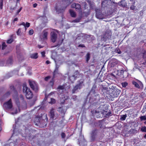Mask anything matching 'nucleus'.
Masks as SVG:
<instances>
[{
  "label": "nucleus",
  "mask_w": 146,
  "mask_h": 146,
  "mask_svg": "<svg viewBox=\"0 0 146 146\" xmlns=\"http://www.w3.org/2000/svg\"><path fill=\"white\" fill-rule=\"evenodd\" d=\"M74 0H62V3L58 6L57 5L55 7V9L58 14L63 13L67 6L70 5Z\"/></svg>",
  "instance_id": "f257e3e1"
},
{
  "label": "nucleus",
  "mask_w": 146,
  "mask_h": 146,
  "mask_svg": "<svg viewBox=\"0 0 146 146\" xmlns=\"http://www.w3.org/2000/svg\"><path fill=\"white\" fill-rule=\"evenodd\" d=\"M102 90L104 91V93L106 92L108 94H109L112 98L117 97L119 94V91L114 90L111 93L110 90H108V88L106 87H104L103 85Z\"/></svg>",
  "instance_id": "f03ea898"
},
{
  "label": "nucleus",
  "mask_w": 146,
  "mask_h": 146,
  "mask_svg": "<svg viewBox=\"0 0 146 146\" xmlns=\"http://www.w3.org/2000/svg\"><path fill=\"white\" fill-rule=\"evenodd\" d=\"M114 72H115L116 75L117 77H119L118 80L120 79L126 78L128 76L127 72L123 70V69L121 70H118L115 69L114 70Z\"/></svg>",
  "instance_id": "7ed1b4c3"
},
{
  "label": "nucleus",
  "mask_w": 146,
  "mask_h": 146,
  "mask_svg": "<svg viewBox=\"0 0 146 146\" xmlns=\"http://www.w3.org/2000/svg\"><path fill=\"white\" fill-rule=\"evenodd\" d=\"M111 36L112 33L110 31L107 30L101 36V40L106 42L107 40H110L111 39Z\"/></svg>",
  "instance_id": "20e7f679"
},
{
  "label": "nucleus",
  "mask_w": 146,
  "mask_h": 146,
  "mask_svg": "<svg viewBox=\"0 0 146 146\" xmlns=\"http://www.w3.org/2000/svg\"><path fill=\"white\" fill-rule=\"evenodd\" d=\"M23 92L26 94L27 98L30 99L33 97V94L32 92L30 89L27 87L25 84H23Z\"/></svg>",
  "instance_id": "39448f33"
},
{
  "label": "nucleus",
  "mask_w": 146,
  "mask_h": 146,
  "mask_svg": "<svg viewBox=\"0 0 146 146\" xmlns=\"http://www.w3.org/2000/svg\"><path fill=\"white\" fill-rule=\"evenodd\" d=\"M108 80L110 81H114L115 82L118 81L119 77H117L115 74L114 72H112L111 73L109 74L107 76Z\"/></svg>",
  "instance_id": "423d86ee"
},
{
  "label": "nucleus",
  "mask_w": 146,
  "mask_h": 146,
  "mask_svg": "<svg viewBox=\"0 0 146 146\" xmlns=\"http://www.w3.org/2000/svg\"><path fill=\"white\" fill-rule=\"evenodd\" d=\"M49 115L51 118L53 119H56L58 116V114L56 113L54 108H52L50 109L49 111Z\"/></svg>",
  "instance_id": "0eeeda50"
},
{
  "label": "nucleus",
  "mask_w": 146,
  "mask_h": 146,
  "mask_svg": "<svg viewBox=\"0 0 146 146\" xmlns=\"http://www.w3.org/2000/svg\"><path fill=\"white\" fill-rule=\"evenodd\" d=\"M80 75V73L78 70H76L74 74L72 76L69 77V81L71 82H73Z\"/></svg>",
  "instance_id": "6e6552de"
},
{
  "label": "nucleus",
  "mask_w": 146,
  "mask_h": 146,
  "mask_svg": "<svg viewBox=\"0 0 146 146\" xmlns=\"http://www.w3.org/2000/svg\"><path fill=\"white\" fill-rule=\"evenodd\" d=\"M96 16L99 19H102L104 18V15L102 13V10L100 9H96Z\"/></svg>",
  "instance_id": "1a4fd4ad"
},
{
  "label": "nucleus",
  "mask_w": 146,
  "mask_h": 146,
  "mask_svg": "<svg viewBox=\"0 0 146 146\" xmlns=\"http://www.w3.org/2000/svg\"><path fill=\"white\" fill-rule=\"evenodd\" d=\"M60 74V73L58 72V69H56L53 72V76L49 82H54L55 80L57 79L58 75Z\"/></svg>",
  "instance_id": "9d476101"
},
{
  "label": "nucleus",
  "mask_w": 146,
  "mask_h": 146,
  "mask_svg": "<svg viewBox=\"0 0 146 146\" xmlns=\"http://www.w3.org/2000/svg\"><path fill=\"white\" fill-rule=\"evenodd\" d=\"M12 107L11 100L10 99L8 102L5 103L3 105V107L5 109H10Z\"/></svg>",
  "instance_id": "9b49d317"
},
{
  "label": "nucleus",
  "mask_w": 146,
  "mask_h": 146,
  "mask_svg": "<svg viewBox=\"0 0 146 146\" xmlns=\"http://www.w3.org/2000/svg\"><path fill=\"white\" fill-rule=\"evenodd\" d=\"M51 39L52 41L54 43L55 42L57 39V34L54 32H51L50 33Z\"/></svg>",
  "instance_id": "f8f14e48"
},
{
  "label": "nucleus",
  "mask_w": 146,
  "mask_h": 146,
  "mask_svg": "<svg viewBox=\"0 0 146 146\" xmlns=\"http://www.w3.org/2000/svg\"><path fill=\"white\" fill-rule=\"evenodd\" d=\"M29 85L31 88L35 92H37L38 90V87L36 83H29Z\"/></svg>",
  "instance_id": "ddd939ff"
},
{
  "label": "nucleus",
  "mask_w": 146,
  "mask_h": 146,
  "mask_svg": "<svg viewBox=\"0 0 146 146\" xmlns=\"http://www.w3.org/2000/svg\"><path fill=\"white\" fill-rule=\"evenodd\" d=\"M99 113H101L102 115V116L104 115L106 117H108L112 115V113L111 111H109L107 112V111L104 110L100 111Z\"/></svg>",
  "instance_id": "4468645a"
},
{
  "label": "nucleus",
  "mask_w": 146,
  "mask_h": 146,
  "mask_svg": "<svg viewBox=\"0 0 146 146\" xmlns=\"http://www.w3.org/2000/svg\"><path fill=\"white\" fill-rule=\"evenodd\" d=\"M82 83H80L79 84L75 86L72 90V93H74L76 92L78 89H80L82 87Z\"/></svg>",
  "instance_id": "2eb2a0df"
},
{
  "label": "nucleus",
  "mask_w": 146,
  "mask_h": 146,
  "mask_svg": "<svg viewBox=\"0 0 146 146\" xmlns=\"http://www.w3.org/2000/svg\"><path fill=\"white\" fill-rule=\"evenodd\" d=\"M71 7L72 8H75L76 9L79 11H81L82 10L80 5L78 3L76 4L75 3H73L71 5Z\"/></svg>",
  "instance_id": "dca6fc26"
},
{
  "label": "nucleus",
  "mask_w": 146,
  "mask_h": 146,
  "mask_svg": "<svg viewBox=\"0 0 146 146\" xmlns=\"http://www.w3.org/2000/svg\"><path fill=\"white\" fill-rule=\"evenodd\" d=\"M48 32L45 29L43 31V34L42 35V38L43 40H47V36Z\"/></svg>",
  "instance_id": "f3484780"
},
{
  "label": "nucleus",
  "mask_w": 146,
  "mask_h": 146,
  "mask_svg": "<svg viewBox=\"0 0 146 146\" xmlns=\"http://www.w3.org/2000/svg\"><path fill=\"white\" fill-rule=\"evenodd\" d=\"M135 86L139 88H142L143 87V85L142 83H133Z\"/></svg>",
  "instance_id": "a211bd4d"
},
{
  "label": "nucleus",
  "mask_w": 146,
  "mask_h": 146,
  "mask_svg": "<svg viewBox=\"0 0 146 146\" xmlns=\"http://www.w3.org/2000/svg\"><path fill=\"white\" fill-rule=\"evenodd\" d=\"M97 135V130H93L91 133L92 140L93 141L94 140L95 136Z\"/></svg>",
  "instance_id": "6ab92c4d"
},
{
  "label": "nucleus",
  "mask_w": 146,
  "mask_h": 146,
  "mask_svg": "<svg viewBox=\"0 0 146 146\" xmlns=\"http://www.w3.org/2000/svg\"><path fill=\"white\" fill-rule=\"evenodd\" d=\"M30 57L31 58L33 59H37L38 57V53H35L31 54L30 55Z\"/></svg>",
  "instance_id": "aec40b11"
},
{
  "label": "nucleus",
  "mask_w": 146,
  "mask_h": 146,
  "mask_svg": "<svg viewBox=\"0 0 146 146\" xmlns=\"http://www.w3.org/2000/svg\"><path fill=\"white\" fill-rule=\"evenodd\" d=\"M85 58L86 60V62L88 63V61L90 59V54L89 52H88L86 56H85Z\"/></svg>",
  "instance_id": "412c9836"
},
{
  "label": "nucleus",
  "mask_w": 146,
  "mask_h": 146,
  "mask_svg": "<svg viewBox=\"0 0 146 146\" xmlns=\"http://www.w3.org/2000/svg\"><path fill=\"white\" fill-rule=\"evenodd\" d=\"M69 13H70L71 16L72 17H76V14L75 13L72 9H70L69 10Z\"/></svg>",
  "instance_id": "4be33fe9"
},
{
  "label": "nucleus",
  "mask_w": 146,
  "mask_h": 146,
  "mask_svg": "<svg viewBox=\"0 0 146 146\" xmlns=\"http://www.w3.org/2000/svg\"><path fill=\"white\" fill-rule=\"evenodd\" d=\"M40 118L37 117L35 118V123L36 125H39L40 123Z\"/></svg>",
  "instance_id": "5701e85b"
},
{
  "label": "nucleus",
  "mask_w": 146,
  "mask_h": 146,
  "mask_svg": "<svg viewBox=\"0 0 146 146\" xmlns=\"http://www.w3.org/2000/svg\"><path fill=\"white\" fill-rule=\"evenodd\" d=\"M142 57L145 60L146 59V51L144 50L142 51Z\"/></svg>",
  "instance_id": "b1692460"
},
{
  "label": "nucleus",
  "mask_w": 146,
  "mask_h": 146,
  "mask_svg": "<svg viewBox=\"0 0 146 146\" xmlns=\"http://www.w3.org/2000/svg\"><path fill=\"white\" fill-rule=\"evenodd\" d=\"M12 76V73H8L6 75L4 79H8L11 77Z\"/></svg>",
  "instance_id": "393cba45"
},
{
  "label": "nucleus",
  "mask_w": 146,
  "mask_h": 146,
  "mask_svg": "<svg viewBox=\"0 0 146 146\" xmlns=\"http://www.w3.org/2000/svg\"><path fill=\"white\" fill-rule=\"evenodd\" d=\"M124 0H121V1L119 2L121 4L119 5L121 7H125V2L124 1Z\"/></svg>",
  "instance_id": "a878e982"
},
{
  "label": "nucleus",
  "mask_w": 146,
  "mask_h": 146,
  "mask_svg": "<svg viewBox=\"0 0 146 146\" xmlns=\"http://www.w3.org/2000/svg\"><path fill=\"white\" fill-rule=\"evenodd\" d=\"M64 88V86H60L58 87L57 89L59 90V91L62 90V92Z\"/></svg>",
  "instance_id": "bb28decb"
},
{
  "label": "nucleus",
  "mask_w": 146,
  "mask_h": 146,
  "mask_svg": "<svg viewBox=\"0 0 146 146\" xmlns=\"http://www.w3.org/2000/svg\"><path fill=\"white\" fill-rule=\"evenodd\" d=\"M127 116L126 114L123 115L121 116L120 119L121 121H124L125 120Z\"/></svg>",
  "instance_id": "cd10ccee"
},
{
  "label": "nucleus",
  "mask_w": 146,
  "mask_h": 146,
  "mask_svg": "<svg viewBox=\"0 0 146 146\" xmlns=\"http://www.w3.org/2000/svg\"><path fill=\"white\" fill-rule=\"evenodd\" d=\"M11 38L7 40V42L8 44H11L13 41V39L12 38V35L11 36Z\"/></svg>",
  "instance_id": "c85d7f7f"
},
{
  "label": "nucleus",
  "mask_w": 146,
  "mask_h": 146,
  "mask_svg": "<svg viewBox=\"0 0 146 146\" xmlns=\"http://www.w3.org/2000/svg\"><path fill=\"white\" fill-rule=\"evenodd\" d=\"M58 111L61 113L64 114L65 113V111L63 110L62 108L61 107H60L58 109Z\"/></svg>",
  "instance_id": "c756f323"
},
{
  "label": "nucleus",
  "mask_w": 146,
  "mask_h": 146,
  "mask_svg": "<svg viewBox=\"0 0 146 146\" xmlns=\"http://www.w3.org/2000/svg\"><path fill=\"white\" fill-rule=\"evenodd\" d=\"M27 104L26 102H24L23 105L21 106V108L23 110H25L27 108Z\"/></svg>",
  "instance_id": "7c9ffc66"
},
{
  "label": "nucleus",
  "mask_w": 146,
  "mask_h": 146,
  "mask_svg": "<svg viewBox=\"0 0 146 146\" xmlns=\"http://www.w3.org/2000/svg\"><path fill=\"white\" fill-rule=\"evenodd\" d=\"M81 19V17L77 18L73 21V22L75 23L79 22Z\"/></svg>",
  "instance_id": "2f4dec72"
},
{
  "label": "nucleus",
  "mask_w": 146,
  "mask_h": 146,
  "mask_svg": "<svg viewBox=\"0 0 146 146\" xmlns=\"http://www.w3.org/2000/svg\"><path fill=\"white\" fill-rule=\"evenodd\" d=\"M2 45V49L3 50L5 49L7 46L5 42H3Z\"/></svg>",
  "instance_id": "473e14b6"
},
{
  "label": "nucleus",
  "mask_w": 146,
  "mask_h": 146,
  "mask_svg": "<svg viewBox=\"0 0 146 146\" xmlns=\"http://www.w3.org/2000/svg\"><path fill=\"white\" fill-rule=\"evenodd\" d=\"M30 23L28 22H27L25 24V27H23L24 28H25V30H26L27 29H26V27H30Z\"/></svg>",
  "instance_id": "72a5a7b5"
},
{
  "label": "nucleus",
  "mask_w": 146,
  "mask_h": 146,
  "mask_svg": "<svg viewBox=\"0 0 146 146\" xmlns=\"http://www.w3.org/2000/svg\"><path fill=\"white\" fill-rule=\"evenodd\" d=\"M51 78V76H48L44 78V80L45 81L47 82Z\"/></svg>",
  "instance_id": "f704fd0d"
},
{
  "label": "nucleus",
  "mask_w": 146,
  "mask_h": 146,
  "mask_svg": "<svg viewBox=\"0 0 146 146\" xmlns=\"http://www.w3.org/2000/svg\"><path fill=\"white\" fill-rule=\"evenodd\" d=\"M141 121L145 120H146V115L144 116H142L140 117Z\"/></svg>",
  "instance_id": "c9c22d12"
},
{
  "label": "nucleus",
  "mask_w": 146,
  "mask_h": 146,
  "mask_svg": "<svg viewBox=\"0 0 146 146\" xmlns=\"http://www.w3.org/2000/svg\"><path fill=\"white\" fill-rule=\"evenodd\" d=\"M3 5V0H1L0 2V9H2Z\"/></svg>",
  "instance_id": "e433bc0d"
},
{
  "label": "nucleus",
  "mask_w": 146,
  "mask_h": 146,
  "mask_svg": "<svg viewBox=\"0 0 146 146\" xmlns=\"http://www.w3.org/2000/svg\"><path fill=\"white\" fill-rule=\"evenodd\" d=\"M135 4H132V5L130 7V9L132 10H134L136 7L135 6H134Z\"/></svg>",
  "instance_id": "4c0bfd02"
},
{
  "label": "nucleus",
  "mask_w": 146,
  "mask_h": 146,
  "mask_svg": "<svg viewBox=\"0 0 146 146\" xmlns=\"http://www.w3.org/2000/svg\"><path fill=\"white\" fill-rule=\"evenodd\" d=\"M21 29L20 28H19L17 31V35H20V34L21 33Z\"/></svg>",
  "instance_id": "58836bf2"
},
{
  "label": "nucleus",
  "mask_w": 146,
  "mask_h": 146,
  "mask_svg": "<svg viewBox=\"0 0 146 146\" xmlns=\"http://www.w3.org/2000/svg\"><path fill=\"white\" fill-rule=\"evenodd\" d=\"M55 100L53 98H52L51 99V101L50 102H49V103L51 104H52L54 103H55Z\"/></svg>",
  "instance_id": "ea45409f"
},
{
  "label": "nucleus",
  "mask_w": 146,
  "mask_h": 146,
  "mask_svg": "<svg viewBox=\"0 0 146 146\" xmlns=\"http://www.w3.org/2000/svg\"><path fill=\"white\" fill-rule=\"evenodd\" d=\"M141 130L142 131L146 132V127H143L141 128Z\"/></svg>",
  "instance_id": "a19ab883"
},
{
  "label": "nucleus",
  "mask_w": 146,
  "mask_h": 146,
  "mask_svg": "<svg viewBox=\"0 0 146 146\" xmlns=\"http://www.w3.org/2000/svg\"><path fill=\"white\" fill-rule=\"evenodd\" d=\"M34 33V31L33 29H31L29 30V34L30 35H32Z\"/></svg>",
  "instance_id": "79ce46f5"
},
{
  "label": "nucleus",
  "mask_w": 146,
  "mask_h": 146,
  "mask_svg": "<svg viewBox=\"0 0 146 146\" xmlns=\"http://www.w3.org/2000/svg\"><path fill=\"white\" fill-rule=\"evenodd\" d=\"M84 8L85 9H87L88 8V5L86 2L84 3Z\"/></svg>",
  "instance_id": "37998d69"
},
{
  "label": "nucleus",
  "mask_w": 146,
  "mask_h": 146,
  "mask_svg": "<svg viewBox=\"0 0 146 146\" xmlns=\"http://www.w3.org/2000/svg\"><path fill=\"white\" fill-rule=\"evenodd\" d=\"M22 9V7H21L20 8V9L17 11V12L16 13V14L18 15L19 13L21 11Z\"/></svg>",
  "instance_id": "c03bdc74"
},
{
  "label": "nucleus",
  "mask_w": 146,
  "mask_h": 146,
  "mask_svg": "<svg viewBox=\"0 0 146 146\" xmlns=\"http://www.w3.org/2000/svg\"><path fill=\"white\" fill-rule=\"evenodd\" d=\"M41 54L42 57H45V51H44L41 52Z\"/></svg>",
  "instance_id": "a18cd8bd"
},
{
  "label": "nucleus",
  "mask_w": 146,
  "mask_h": 146,
  "mask_svg": "<svg viewBox=\"0 0 146 146\" xmlns=\"http://www.w3.org/2000/svg\"><path fill=\"white\" fill-rule=\"evenodd\" d=\"M116 52L117 53L119 54H120L121 53V51L119 50L116 49L115 50Z\"/></svg>",
  "instance_id": "49530a36"
},
{
  "label": "nucleus",
  "mask_w": 146,
  "mask_h": 146,
  "mask_svg": "<svg viewBox=\"0 0 146 146\" xmlns=\"http://www.w3.org/2000/svg\"><path fill=\"white\" fill-rule=\"evenodd\" d=\"M122 85L123 87H125L127 85V83H122Z\"/></svg>",
  "instance_id": "de8ad7c7"
},
{
  "label": "nucleus",
  "mask_w": 146,
  "mask_h": 146,
  "mask_svg": "<svg viewBox=\"0 0 146 146\" xmlns=\"http://www.w3.org/2000/svg\"><path fill=\"white\" fill-rule=\"evenodd\" d=\"M132 4H135V0H129Z\"/></svg>",
  "instance_id": "09e8293b"
},
{
  "label": "nucleus",
  "mask_w": 146,
  "mask_h": 146,
  "mask_svg": "<svg viewBox=\"0 0 146 146\" xmlns=\"http://www.w3.org/2000/svg\"><path fill=\"white\" fill-rule=\"evenodd\" d=\"M87 2H88V3H89V5H90V8H92V9L93 8L92 7V4H91V1H90L89 0H88L87 1Z\"/></svg>",
  "instance_id": "8fccbe9b"
},
{
  "label": "nucleus",
  "mask_w": 146,
  "mask_h": 146,
  "mask_svg": "<svg viewBox=\"0 0 146 146\" xmlns=\"http://www.w3.org/2000/svg\"><path fill=\"white\" fill-rule=\"evenodd\" d=\"M78 47H82V48L85 47H86L84 45V44H80L78 45Z\"/></svg>",
  "instance_id": "3c124183"
},
{
  "label": "nucleus",
  "mask_w": 146,
  "mask_h": 146,
  "mask_svg": "<svg viewBox=\"0 0 146 146\" xmlns=\"http://www.w3.org/2000/svg\"><path fill=\"white\" fill-rule=\"evenodd\" d=\"M61 136L62 138H64L65 137V135L64 133H62L61 134Z\"/></svg>",
  "instance_id": "603ef678"
},
{
  "label": "nucleus",
  "mask_w": 146,
  "mask_h": 146,
  "mask_svg": "<svg viewBox=\"0 0 146 146\" xmlns=\"http://www.w3.org/2000/svg\"><path fill=\"white\" fill-rule=\"evenodd\" d=\"M10 146H14L15 144L13 142H11L9 144Z\"/></svg>",
  "instance_id": "864d4df0"
},
{
  "label": "nucleus",
  "mask_w": 146,
  "mask_h": 146,
  "mask_svg": "<svg viewBox=\"0 0 146 146\" xmlns=\"http://www.w3.org/2000/svg\"><path fill=\"white\" fill-rule=\"evenodd\" d=\"M22 25L24 26V27H25V23L24 22H23L22 23L20 24L19 25V26Z\"/></svg>",
  "instance_id": "5fc2aeb1"
},
{
  "label": "nucleus",
  "mask_w": 146,
  "mask_h": 146,
  "mask_svg": "<svg viewBox=\"0 0 146 146\" xmlns=\"http://www.w3.org/2000/svg\"><path fill=\"white\" fill-rule=\"evenodd\" d=\"M37 4L36 3H34L33 5V7L34 8H35L37 6Z\"/></svg>",
  "instance_id": "6e6d98bb"
},
{
  "label": "nucleus",
  "mask_w": 146,
  "mask_h": 146,
  "mask_svg": "<svg viewBox=\"0 0 146 146\" xmlns=\"http://www.w3.org/2000/svg\"><path fill=\"white\" fill-rule=\"evenodd\" d=\"M38 48H43L44 47V46H41L40 45H38Z\"/></svg>",
  "instance_id": "4d7b16f0"
},
{
  "label": "nucleus",
  "mask_w": 146,
  "mask_h": 146,
  "mask_svg": "<svg viewBox=\"0 0 146 146\" xmlns=\"http://www.w3.org/2000/svg\"><path fill=\"white\" fill-rule=\"evenodd\" d=\"M18 20V19L17 18H15L13 20V22H15L16 21H17Z\"/></svg>",
  "instance_id": "13d9d810"
},
{
  "label": "nucleus",
  "mask_w": 146,
  "mask_h": 146,
  "mask_svg": "<svg viewBox=\"0 0 146 146\" xmlns=\"http://www.w3.org/2000/svg\"><path fill=\"white\" fill-rule=\"evenodd\" d=\"M86 72L88 74L89 73V74H92V72L90 70H89L88 71H87Z\"/></svg>",
  "instance_id": "bf43d9fd"
},
{
  "label": "nucleus",
  "mask_w": 146,
  "mask_h": 146,
  "mask_svg": "<svg viewBox=\"0 0 146 146\" xmlns=\"http://www.w3.org/2000/svg\"><path fill=\"white\" fill-rule=\"evenodd\" d=\"M46 63L47 64H48L50 63V62L49 60H47L46 61Z\"/></svg>",
  "instance_id": "052dcab7"
},
{
  "label": "nucleus",
  "mask_w": 146,
  "mask_h": 146,
  "mask_svg": "<svg viewBox=\"0 0 146 146\" xmlns=\"http://www.w3.org/2000/svg\"><path fill=\"white\" fill-rule=\"evenodd\" d=\"M94 90H92L90 91V93L91 94L92 93H94Z\"/></svg>",
  "instance_id": "680f3d73"
},
{
  "label": "nucleus",
  "mask_w": 146,
  "mask_h": 146,
  "mask_svg": "<svg viewBox=\"0 0 146 146\" xmlns=\"http://www.w3.org/2000/svg\"><path fill=\"white\" fill-rule=\"evenodd\" d=\"M64 99H63V100L64 101L65 100L67 99H68V97H64Z\"/></svg>",
  "instance_id": "e2e57ef3"
},
{
  "label": "nucleus",
  "mask_w": 146,
  "mask_h": 146,
  "mask_svg": "<svg viewBox=\"0 0 146 146\" xmlns=\"http://www.w3.org/2000/svg\"><path fill=\"white\" fill-rule=\"evenodd\" d=\"M63 40H64V39H62V40H61V43H60V45H61V44H62V42H63Z\"/></svg>",
  "instance_id": "0e129e2a"
},
{
  "label": "nucleus",
  "mask_w": 146,
  "mask_h": 146,
  "mask_svg": "<svg viewBox=\"0 0 146 146\" xmlns=\"http://www.w3.org/2000/svg\"><path fill=\"white\" fill-rule=\"evenodd\" d=\"M17 113V110H16V111L15 112V113H14L13 112H12L11 113L12 114H16Z\"/></svg>",
  "instance_id": "69168bd1"
},
{
  "label": "nucleus",
  "mask_w": 146,
  "mask_h": 146,
  "mask_svg": "<svg viewBox=\"0 0 146 146\" xmlns=\"http://www.w3.org/2000/svg\"><path fill=\"white\" fill-rule=\"evenodd\" d=\"M28 82H35L34 81H32L31 80H29Z\"/></svg>",
  "instance_id": "338daca9"
},
{
  "label": "nucleus",
  "mask_w": 146,
  "mask_h": 146,
  "mask_svg": "<svg viewBox=\"0 0 146 146\" xmlns=\"http://www.w3.org/2000/svg\"><path fill=\"white\" fill-rule=\"evenodd\" d=\"M144 137V138L146 139V134L145 135Z\"/></svg>",
  "instance_id": "774afa93"
}]
</instances>
